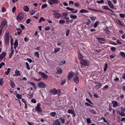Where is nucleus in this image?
<instances>
[{
    "label": "nucleus",
    "mask_w": 125,
    "mask_h": 125,
    "mask_svg": "<svg viewBox=\"0 0 125 125\" xmlns=\"http://www.w3.org/2000/svg\"><path fill=\"white\" fill-rule=\"evenodd\" d=\"M65 22V21H61L60 20L59 21V22L60 23V24H64Z\"/></svg>",
    "instance_id": "obj_48"
},
{
    "label": "nucleus",
    "mask_w": 125,
    "mask_h": 125,
    "mask_svg": "<svg viewBox=\"0 0 125 125\" xmlns=\"http://www.w3.org/2000/svg\"><path fill=\"white\" fill-rule=\"evenodd\" d=\"M39 73L41 74L42 77H47V75L45 74L44 73H42L41 72H40Z\"/></svg>",
    "instance_id": "obj_21"
},
{
    "label": "nucleus",
    "mask_w": 125,
    "mask_h": 125,
    "mask_svg": "<svg viewBox=\"0 0 125 125\" xmlns=\"http://www.w3.org/2000/svg\"><path fill=\"white\" fill-rule=\"evenodd\" d=\"M51 92L54 95H57L58 96H59L61 93V91L60 89H58L56 90L55 88H53L52 90H51Z\"/></svg>",
    "instance_id": "obj_1"
},
{
    "label": "nucleus",
    "mask_w": 125,
    "mask_h": 125,
    "mask_svg": "<svg viewBox=\"0 0 125 125\" xmlns=\"http://www.w3.org/2000/svg\"><path fill=\"white\" fill-rule=\"evenodd\" d=\"M15 73L16 74V76L21 75L20 71L18 70H15Z\"/></svg>",
    "instance_id": "obj_24"
},
{
    "label": "nucleus",
    "mask_w": 125,
    "mask_h": 125,
    "mask_svg": "<svg viewBox=\"0 0 125 125\" xmlns=\"http://www.w3.org/2000/svg\"><path fill=\"white\" fill-rule=\"evenodd\" d=\"M60 49L59 48H55L54 49V52L55 53L56 52H58L60 51Z\"/></svg>",
    "instance_id": "obj_37"
},
{
    "label": "nucleus",
    "mask_w": 125,
    "mask_h": 125,
    "mask_svg": "<svg viewBox=\"0 0 125 125\" xmlns=\"http://www.w3.org/2000/svg\"><path fill=\"white\" fill-rule=\"evenodd\" d=\"M104 0H101L100 1H99V0L97 1V2L98 3L100 4V3H104Z\"/></svg>",
    "instance_id": "obj_45"
},
{
    "label": "nucleus",
    "mask_w": 125,
    "mask_h": 125,
    "mask_svg": "<svg viewBox=\"0 0 125 125\" xmlns=\"http://www.w3.org/2000/svg\"><path fill=\"white\" fill-rule=\"evenodd\" d=\"M80 63L84 66H86L88 65L89 63L88 61L87 60H83L80 62Z\"/></svg>",
    "instance_id": "obj_8"
},
{
    "label": "nucleus",
    "mask_w": 125,
    "mask_h": 125,
    "mask_svg": "<svg viewBox=\"0 0 125 125\" xmlns=\"http://www.w3.org/2000/svg\"><path fill=\"white\" fill-rule=\"evenodd\" d=\"M73 80L76 84L78 83H79V78L77 76H75L73 77Z\"/></svg>",
    "instance_id": "obj_15"
},
{
    "label": "nucleus",
    "mask_w": 125,
    "mask_h": 125,
    "mask_svg": "<svg viewBox=\"0 0 125 125\" xmlns=\"http://www.w3.org/2000/svg\"><path fill=\"white\" fill-rule=\"evenodd\" d=\"M26 68L28 70H29L30 69V67L28 63L27 62H26Z\"/></svg>",
    "instance_id": "obj_41"
},
{
    "label": "nucleus",
    "mask_w": 125,
    "mask_h": 125,
    "mask_svg": "<svg viewBox=\"0 0 125 125\" xmlns=\"http://www.w3.org/2000/svg\"><path fill=\"white\" fill-rule=\"evenodd\" d=\"M14 45L16 46H17L18 45V42L17 39H16L15 42L14 43Z\"/></svg>",
    "instance_id": "obj_30"
},
{
    "label": "nucleus",
    "mask_w": 125,
    "mask_h": 125,
    "mask_svg": "<svg viewBox=\"0 0 125 125\" xmlns=\"http://www.w3.org/2000/svg\"><path fill=\"white\" fill-rule=\"evenodd\" d=\"M5 65L4 63V62H2L0 64V69L1 68L2 66H4Z\"/></svg>",
    "instance_id": "obj_58"
},
{
    "label": "nucleus",
    "mask_w": 125,
    "mask_h": 125,
    "mask_svg": "<svg viewBox=\"0 0 125 125\" xmlns=\"http://www.w3.org/2000/svg\"><path fill=\"white\" fill-rule=\"evenodd\" d=\"M89 12L88 10H85L83 9H81L80 11V13H86L88 12Z\"/></svg>",
    "instance_id": "obj_20"
},
{
    "label": "nucleus",
    "mask_w": 125,
    "mask_h": 125,
    "mask_svg": "<svg viewBox=\"0 0 125 125\" xmlns=\"http://www.w3.org/2000/svg\"><path fill=\"white\" fill-rule=\"evenodd\" d=\"M6 11V9L4 7H2V10H1V11L2 12H3Z\"/></svg>",
    "instance_id": "obj_59"
},
{
    "label": "nucleus",
    "mask_w": 125,
    "mask_h": 125,
    "mask_svg": "<svg viewBox=\"0 0 125 125\" xmlns=\"http://www.w3.org/2000/svg\"><path fill=\"white\" fill-rule=\"evenodd\" d=\"M90 112H91L93 114H96L97 113L93 109H92L90 110Z\"/></svg>",
    "instance_id": "obj_33"
},
{
    "label": "nucleus",
    "mask_w": 125,
    "mask_h": 125,
    "mask_svg": "<svg viewBox=\"0 0 125 125\" xmlns=\"http://www.w3.org/2000/svg\"><path fill=\"white\" fill-rule=\"evenodd\" d=\"M96 39L99 41V42L101 43L104 44V43L102 42L103 41H104L105 39L102 38H98L96 37Z\"/></svg>",
    "instance_id": "obj_10"
},
{
    "label": "nucleus",
    "mask_w": 125,
    "mask_h": 125,
    "mask_svg": "<svg viewBox=\"0 0 125 125\" xmlns=\"http://www.w3.org/2000/svg\"><path fill=\"white\" fill-rule=\"evenodd\" d=\"M23 18V14L22 13L18 14L17 16V19L19 20H21Z\"/></svg>",
    "instance_id": "obj_4"
},
{
    "label": "nucleus",
    "mask_w": 125,
    "mask_h": 125,
    "mask_svg": "<svg viewBox=\"0 0 125 125\" xmlns=\"http://www.w3.org/2000/svg\"><path fill=\"white\" fill-rule=\"evenodd\" d=\"M78 58L81 60H82L83 58V57L82 55L80 53H79V55H78Z\"/></svg>",
    "instance_id": "obj_32"
},
{
    "label": "nucleus",
    "mask_w": 125,
    "mask_h": 125,
    "mask_svg": "<svg viewBox=\"0 0 125 125\" xmlns=\"http://www.w3.org/2000/svg\"><path fill=\"white\" fill-rule=\"evenodd\" d=\"M25 12H28L29 11V8L27 6H25L23 8Z\"/></svg>",
    "instance_id": "obj_18"
},
{
    "label": "nucleus",
    "mask_w": 125,
    "mask_h": 125,
    "mask_svg": "<svg viewBox=\"0 0 125 125\" xmlns=\"http://www.w3.org/2000/svg\"><path fill=\"white\" fill-rule=\"evenodd\" d=\"M16 96L18 99H21L22 96L18 93H17L16 94Z\"/></svg>",
    "instance_id": "obj_25"
},
{
    "label": "nucleus",
    "mask_w": 125,
    "mask_h": 125,
    "mask_svg": "<svg viewBox=\"0 0 125 125\" xmlns=\"http://www.w3.org/2000/svg\"><path fill=\"white\" fill-rule=\"evenodd\" d=\"M66 9L69 10L71 11V12L72 13H76L78 11L77 10H76L75 11H74V9L73 8H71L69 7H66Z\"/></svg>",
    "instance_id": "obj_5"
},
{
    "label": "nucleus",
    "mask_w": 125,
    "mask_h": 125,
    "mask_svg": "<svg viewBox=\"0 0 125 125\" xmlns=\"http://www.w3.org/2000/svg\"><path fill=\"white\" fill-rule=\"evenodd\" d=\"M86 121L87 123H90L91 122V121L89 118H88L87 119Z\"/></svg>",
    "instance_id": "obj_61"
},
{
    "label": "nucleus",
    "mask_w": 125,
    "mask_h": 125,
    "mask_svg": "<svg viewBox=\"0 0 125 125\" xmlns=\"http://www.w3.org/2000/svg\"><path fill=\"white\" fill-rule=\"evenodd\" d=\"M38 87L41 88H45L46 85L43 82H41L38 83Z\"/></svg>",
    "instance_id": "obj_3"
},
{
    "label": "nucleus",
    "mask_w": 125,
    "mask_h": 125,
    "mask_svg": "<svg viewBox=\"0 0 125 125\" xmlns=\"http://www.w3.org/2000/svg\"><path fill=\"white\" fill-rule=\"evenodd\" d=\"M112 103L113 105V107H115L117 105V103L116 101H113L112 102Z\"/></svg>",
    "instance_id": "obj_19"
},
{
    "label": "nucleus",
    "mask_w": 125,
    "mask_h": 125,
    "mask_svg": "<svg viewBox=\"0 0 125 125\" xmlns=\"http://www.w3.org/2000/svg\"><path fill=\"white\" fill-rule=\"evenodd\" d=\"M108 3L110 7L111 8L113 9L114 8V6L112 4L111 1H108Z\"/></svg>",
    "instance_id": "obj_17"
},
{
    "label": "nucleus",
    "mask_w": 125,
    "mask_h": 125,
    "mask_svg": "<svg viewBox=\"0 0 125 125\" xmlns=\"http://www.w3.org/2000/svg\"><path fill=\"white\" fill-rule=\"evenodd\" d=\"M56 113L54 112H51L50 114V115L52 117H54L55 116Z\"/></svg>",
    "instance_id": "obj_26"
},
{
    "label": "nucleus",
    "mask_w": 125,
    "mask_h": 125,
    "mask_svg": "<svg viewBox=\"0 0 125 125\" xmlns=\"http://www.w3.org/2000/svg\"><path fill=\"white\" fill-rule=\"evenodd\" d=\"M60 125V123L58 119L55 120L53 122V125Z\"/></svg>",
    "instance_id": "obj_13"
},
{
    "label": "nucleus",
    "mask_w": 125,
    "mask_h": 125,
    "mask_svg": "<svg viewBox=\"0 0 125 125\" xmlns=\"http://www.w3.org/2000/svg\"><path fill=\"white\" fill-rule=\"evenodd\" d=\"M10 86L12 88H14L15 87V84L14 82L11 81L10 83Z\"/></svg>",
    "instance_id": "obj_22"
},
{
    "label": "nucleus",
    "mask_w": 125,
    "mask_h": 125,
    "mask_svg": "<svg viewBox=\"0 0 125 125\" xmlns=\"http://www.w3.org/2000/svg\"><path fill=\"white\" fill-rule=\"evenodd\" d=\"M31 102L32 103H36V100L34 99H32L31 100Z\"/></svg>",
    "instance_id": "obj_49"
},
{
    "label": "nucleus",
    "mask_w": 125,
    "mask_h": 125,
    "mask_svg": "<svg viewBox=\"0 0 125 125\" xmlns=\"http://www.w3.org/2000/svg\"><path fill=\"white\" fill-rule=\"evenodd\" d=\"M70 17L72 19H75L77 17V16L76 15H73V14H71L70 15Z\"/></svg>",
    "instance_id": "obj_29"
},
{
    "label": "nucleus",
    "mask_w": 125,
    "mask_h": 125,
    "mask_svg": "<svg viewBox=\"0 0 125 125\" xmlns=\"http://www.w3.org/2000/svg\"><path fill=\"white\" fill-rule=\"evenodd\" d=\"M36 12V11L35 10L33 11V10H32L30 11V13L31 15H32L34 14Z\"/></svg>",
    "instance_id": "obj_34"
},
{
    "label": "nucleus",
    "mask_w": 125,
    "mask_h": 125,
    "mask_svg": "<svg viewBox=\"0 0 125 125\" xmlns=\"http://www.w3.org/2000/svg\"><path fill=\"white\" fill-rule=\"evenodd\" d=\"M61 14L59 13H54L53 14V16L54 18L57 19H59L60 18L61 16Z\"/></svg>",
    "instance_id": "obj_12"
},
{
    "label": "nucleus",
    "mask_w": 125,
    "mask_h": 125,
    "mask_svg": "<svg viewBox=\"0 0 125 125\" xmlns=\"http://www.w3.org/2000/svg\"><path fill=\"white\" fill-rule=\"evenodd\" d=\"M6 53L5 52H3L1 55H0V59H1V61L3 58H4V61H5V58L6 56Z\"/></svg>",
    "instance_id": "obj_11"
},
{
    "label": "nucleus",
    "mask_w": 125,
    "mask_h": 125,
    "mask_svg": "<svg viewBox=\"0 0 125 125\" xmlns=\"http://www.w3.org/2000/svg\"><path fill=\"white\" fill-rule=\"evenodd\" d=\"M85 105L88 106L92 107V106L90 104L87 102L85 103Z\"/></svg>",
    "instance_id": "obj_54"
},
{
    "label": "nucleus",
    "mask_w": 125,
    "mask_h": 125,
    "mask_svg": "<svg viewBox=\"0 0 125 125\" xmlns=\"http://www.w3.org/2000/svg\"><path fill=\"white\" fill-rule=\"evenodd\" d=\"M40 104L38 103L37 104V106L35 108V110L36 111L39 112H41L42 111V109L40 107Z\"/></svg>",
    "instance_id": "obj_6"
},
{
    "label": "nucleus",
    "mask_w": 125,
    "mask_h": 125,
    "mask_svg": "<svg viewBox=\"0 0 125 125\" xmlns=\"http://www.w3.org/2000/svg\"><path fill=\"white\" fill-rule=\"evenodd\" d=\"M59 120H61V123L62 124H64L65 123L64 119L62 117H60L59 118Z\"/></svg>",
    "instance_id": "obj_31"
},
{
    "label": "nucleus",
    "mask_w": 125,
    "mask_h": 125,
    "mask_svg": "<svg viewBox=\"0 0 125 125\" xmlns=\"http://www.w3.org/2000/svg\"><path fill=\"white\" fill-rule=\"evenodd\" d=\"M62 72V69L60 68H57L56 73L58 74H61Z\"/></svg>",
    "instance_id": "obj_16"
},
{
    "label": "nucleus",
    "mask_w": 125,
    "mask_h": 125,
    "mask_svg": "<svg viewBox=\"0 0 125 125\" xmlns=\"http://www.w3.org/2000/svg\"><path fill=\"white\" fill-rule=\"evenodd\" d=\"M90 18L93 21L95 20L96 19V17H95L93 16L90 17Z\"/></svg>",
    "instance_id": "obj_46"
},
{
    "label": "nucleus",
    "mask_w": 125,
    "mask_h": 125,
    "mask_svg": "<svg viewBox=\"0 0 125 125\" xmlns=\"http://www.w3.org/2000/svg\"><path fill=\"white\" fill-rule=\"evenodd\" d=\"M47 6V5L46 4H44L42 5V9H43L45 8H46Z\"/></svg>",
    "instance_id": "obj_40"
},
{
    "label": "nucleus",
    "mask_w": 125,
    "mask_h": 125,
    "mask_svg": "<svg viewBox=\"0 0 125 125\" xmlns=\"http://www.w3.org/2000/svg\"><path fill=\"white\" fill-rule=\"evenodd\" d=\"M121 108L122 111L121 112H124V111H125V108H123L122 107H121Z\"/></svg>",
    "instance_id": "obj_64"
},
{
    "label": "nucleus",
    "mask_w": 125,
    "mask_h": 125,
    "mask_svg": "<svg viewBox=\"0 0 125 125\" xmlns=\"http://www.w3.org/2000/svg\"><path fill=\"white\" fill-rule=\"evenodd\" d=\"M27 95H28V97L29 99L32 98L33 97V94H27Z\"/></svg>",
    "instance_id": "obj_44"
},
{
    "label": "nucleus",
    "mask_w": 125,
    "mask_h": 125,
    "mask_svg": "<svg viewBox=\"0 0 125 125\" xmlns=\"http://www.w3.org/2000/svg\"><path fill=\"white\" fill-rule=\"evenodd\" d=\"M102 8L103 9L106 10H109V8L108 7L106 6H104L102 7Z\"/></svg>",
    "instance_id": "obj_27"
},
{
    "label": "nucleus",
    "mask_w": 125,
    "mask_h": 125,
    "mask_svg": "<svg viewBox=\"0 0 125 125\" xmlns=\"http://www.w3.org/2000/svg\"><path fill=\"white\" fill-rule=\"evenodd\" d=\"M99 22L98 21H96L94 24V28H96L97 27V25L98 24Z\"/></svg>",
    "instance_id": "obj_47"
},
{
    "label": "nucleus",
    "mask_w": 125,
    "mask_h": 125,
    "mask_svg": "<svg viewBox=\"0 0 125 125\" xmlns=\"http://www.w3.org/2000/svg\"><path fill=\"white\" fill-rule=\"evenodd\" d=\"M10 68H9L7 69V71H6L5 72V73L6 75H8L9 74V73L10 72Z\"/></svg>",
    "instance_id": "obj_38"
},
{
    "label": "nucleus",
    "mask_w": 125,
    "mask_h": 125,
    "mask_svg": "<svg viewBox=\"0 0 125 125\" xmlns=\"http://www.w3.org/2000/svg\"><path fill=\"white\" fill-rule=\"evenodd\" d=\"M104 31H105L106 33L108 34H109L110 33V31L109 30L108 28L107 27H106V28L104 30Z\"/></svg>",
    "instance_id": "obj_23"
},
{
    "label": "nucleus",
    "mask_w": 125,
    "mask_h": 125,
    "mask_svg": "<svg viewBox=\"0 0 125 125\" xmlns=\"http://www.w3.org/2000/svg\"><path fill=\"white\" fill-rule=\"evenodd\" d=\"M119 15L120 17L121 18H124L125 17V14H120Z\"/></svg>",
    "instance_id": "obj_50"
},
{
    "label": "nucleus",
    "mask_w": 125,
    "mask_h": 125,
    "mask_svg": "<svg viewBox=\"0 0 125 125\" xmlns=\"http://www.w3.org/2000/svg\"><path fill=\"white\" fill-rule=\"evenodd\" d=\"M45 21V19L43 17H41L39 20V23H40L42 21Z\"/></svg>",
    "instance_id": "obj_28"
},
{
    "label": "nucleus",
    "mask_w": 125,
    "mask_h": 125,
    "mask_svg": "<svg viewBox=\"0 0 125 125\" xmlns=\"http://www.w3.org/2000/svg\"><path fill=\"white\" fill-rule=\"evenodd\" d=\"M9 34L8 33L6 34V37L5 38V43L7 44L9 42Z\"/></svg>",
    "instance_id": "obj_9"
},
{
    "label": "nucleus",
    "mask_w": 125,
    "mask_h": 125,
    "mask_svg": "<svg viewBox=\"0 0 125 125\" xmlns=\"http://www.w3.org/2000/svg\"><path fill=\"white\" fill-rule=\"evenodd\" d=\"M20 27L21 29H24L25 28V27L23 25L21 24H20Z\"/></svg>",
    "instance_id": "obj_60"
},
{
    "label": "nucleus",
    "mask_w": 125,
    "mask_h": 125,
    "mask_svg": "<svg viewBox=\"0 0 125 125\" xmlns=\"http://www.w3.org/2000/svg\"><path fill=\"white\" fill-rule=\"evenodd\" d=\"M31 21V19H28L26 20V23L27 24L29 23Z\"/></svg>",
    "instance_id": "obj_52"
},
{
    "label": "nucleus",
    "mask_w": 125,
    "mask_h": 125,
    "mask_svg": "<svg viewBox=\"0 0 125 125\" xmlns=\"http://www.w3.org/2000/svg\"><path fill=\"white\" fill-rule=\"evenodd\" d=\"M70 31L69 30H67L66 33V36H67L68 35Z\"/></svg>",
    "instance_id": "obj_57"
},
{
    "label": "nucleus",
    "mask_w": 125,
    "mask_h": 125,
    "mask_svg": "<svg viewBox=\"0 0 125 125\" xmlns=\"http://www.w3.org/2000/svg\"><path fill=\"white\" fill-rule=\"evenodd\" d=\"M34 55L36 57L38 58L39 57V53L38 52H34Z\"/></svg>",
    "instance_id": "obj_39"
},
{
    "label": "nucleus",
    "mask_w": 125,
    "mask_h": 125,
    "mask_svg": "<svg viewBox=\"0 0 125 125\" xmlns=\"http://www.w3.org/2000/svg\"><path fill=\"white\" fill-rule=\"evenodd\" d=\"M3 82V81L2 78H1L0 79V84L1 86L2 85V84Z\"/></svg>",
    "instance_id": "obj_53"
},
{
    "label": "nucleus",
    "mask_w": 125,
    "mask_h": 125,
    "mask_svg": "<svg viewBox=\"0 0 125 125\" xmlns=\"http://www.w3.org/2000/svg\"><path fill=\"white\" fill-rule=\"evenodd\" d=\"M86 100L88 102H89V103H90V104H93V103H92V102L91 101L88 99V98H87L86 99Z\"/></svg>",
    "instance_id": "obj_43"
},
{
    "label": "nucleus",
    "mask_w": 125,
    "mask_h": 125,
    "mask_svg": "<svg viewBox=\"0 0 125 125\" xmlns=\"http://www.w3.org/2000/svg\"><path fill=\"white\" fill-rule=\"evenodd\" d=\"M107 63H106L105 64V67L104 69V71L105 72L106 71V70H107Z\"/></svg>",
    "instance_id": "obj_36"
},
{
    "label": "nucleus",
    "mask_w": 125,
    "mask_h": 125,
    "mask_svg": "<svg viewBox=\"0 0 125 125\" xmlns=\"http://www.w3.org/2000/svg\"><path fill=\"white\" fill-rule=\"evenodd\" d=\"M94 11L96 12H103V11H102L94 9Z\"/></svg>",
    "instance_id": "obj_51"
},
{
    "label": "nucleus",
    "mask_w": 125,
    "mask_h": 125,
    "mask_svg": "<svg viewBox=\"0 0 125 125\" xmlns=\"http://www.w3.org/2000/svg\"><path fill=\"white\" fill-rule=\"evenodd\" d=\"M7 25V22L6 20H3L1 23V25L0 26V29L3 28L4 26Z\"/></svg>",
    "instance_id": "obj_7"
},
{
    "label": "nucleus",
    "mask_w": 125,
    "mask_h": 125,
    "mask_svg": "<svg viewBox=\"0 0 125 125\" xmlns=\"http://www.w3.org/2000/svg\"><path fill=\"white\" fill-rule=\"evenodd\" d=\"M117 23L118 24H119V25H123V24H121V21L120 20H118L117 21Z\"/></svg>",
    "instance_id": "obj_55"
},
{
    "label": "nucleus",
    "mask_w": 125,
    "mask_h": 125,
    "mask_svg": "<svg viewBox=\"0 0 125 125\" xmlns=\"http://www.w3.org/2000/svg\"><path fill=\"white\" fill-rule=\"evenodd\" d=\"M121 55L123 57H125V54L123 52H121Z\"/></svg>",
    "instance_id": "obj_56"
},
{
    "label": "nucleus",
    "mask_w": 125,
    "mask_h": 125,
    "mask_svg": "<svg viewBox=\"0 0 125 125\" xmlns=\"http://www.w3.org/2000/svg\"><path fill=\"white\" fill-rule=\"evenodd\" d=\"M74 5L78 7L79 4L78 2H76L74 3Z\"/></svg>",
    "instance_id": "obj_62"
},
{
    "label": "nucleus",
    "mask_w": 125,
    "mask_h": 125,
    "mask_svg": "<svg viewBox=\"0 0 125 125\" xmlns=\"http://www.w3.org/2000/svg\"><path fill=\"white\" fill-rule=\"evenodd\" d=\"M73 72H71L69 73V74L68 76V80H70L73 77Z\"/></svg>",
    "instance_id": "obj_14"
},
{
    "label": "nucleus",
    "mask_w": 125,
    "mask_h": 125,
    "mask_svg": "<svg viewBox=\"0 0 125 125\" xmlns=\"http://www.w3.org/2000/svg\"><path fill=\"white\" fill-rule=\"evenodd\" d=\"M68 113H69L73 114L74 113V111L70 109H68Z\"/></svg>",
    "instance_id": "obj_35"
},
{
    "label": "nucleus",
    "mask_w": 125,
    "mask_h": 125,
    "mask_svg": "<svg viewBox=\"0 0 125 125\" xmlns=\"http://www.w3.org/2000/svg\"><path fill=\"white\" fill-rule=\"evenodd\" d=\"M66 82V80L65 79H64L63 80L61 81V83L60 84L61 85H63Z\"/></svg>",
    "instance_id": "obj_42"
},
{
    "label": "nucleus",
    "mask_w": 125,
    "mask_h": 125,
    "mask_svg": "<svg viewBox=\"0 0 125 125\" xmlns=\"http://www.w3.org/2000/svg\"><path fill=\"white\" fill-rule=\"evenodd\" d=\"M111 50L112 52H114L115 50V48L113 47L111 48Z\"/></svg>",
    "instance_id": "obj_63"
},
{
    "label": "nucleus",
    "mask_w": 125,
    "mask_h": 125,
    "mask_svg": "<svg viewBox=\"0 0 125 125\" xmlns=\"http://www.w3.org/2000/svg\"><path fill=\"white\" fill-rule=\"evenodd\" d=\"M60 1L59 0H48V2L50 5H53L58 3Z\"/></svg>",
    "instance_id": "obj_2"
}]
</instances>
